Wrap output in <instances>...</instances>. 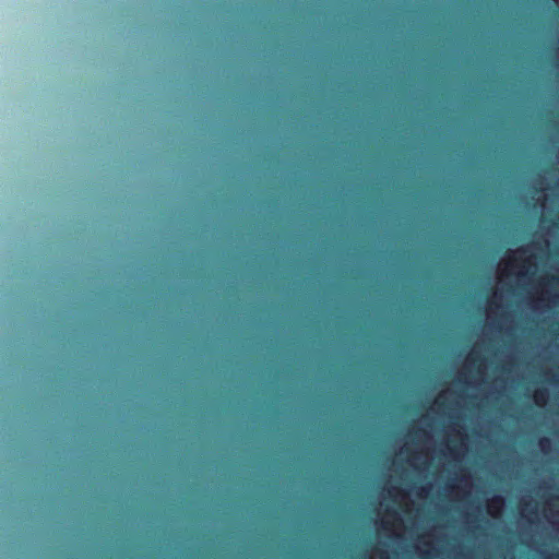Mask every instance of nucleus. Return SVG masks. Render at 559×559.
<instances>
[{
  "label": "nucleus",
  "mask_w": 559,
  "mask_h": 559,
  "mask_svg": "<svg viewBox=\"0 0 559 559\" xmlns=\"http://www.w3.org/2000/svg\"><path fill=\"white\" fill-rule=\"evenodd\" d=\"M534 401L537 405L543 406L547 401V393L542 390H537L534 394Z\"/></svg>",
  "instance_id": "12"
},
{
  "label": "nucleus",
  "mask_w": 559,
  "mask_h": 559,
  "mask_svg": "<svg viewBox=\"0 0 559 559\" xmlns=\"http://www.w3.org/2000/svg\"><path fill=\"white\" fill-rule=\"evenodd\" d=\"M467 449L466 438L462 435L456 424L449 427L444 436V444L440 449L444 457L449 456L453 461V467L456 468L457 462L465 454Z\"/></svg>",
  "instance_id": "6"
},
{
  "label": "nucleus",
  "mask_w": 559,
  "mask_h": 559,
  "mask_svg": "<svg viewBox=\"0 0 559 559\" xmlns=\"http://www.w3.org/2000/svg\"><path fill=\"white\" fill-rule=\"evenodd\" d=\"M171 511H173V502H171V499H169V502H168V513H169V518L171 516Z\"/></svg>",
  "instance_id": "18"
},
{
  "label": "nucleus",
  "mask_w": 559,
  "mask_h": 559,
  "mask_svg": "<svg viewBox=\"0 0 559 559\" xmlns=\"http://www.w3.org/2000/svg\"><path fill=\"white\" fill-rule=\"evenodd\" d=\"M503 382H504V381H503V380H501V379H496V380L493 381V383H492V386H493L495 389L502 388V386H503Z\"/></svg>",
  "instance_id": "14"
},
{
  "label": "nucleus",
  "mask_w": 559,
  "mask_h": 559,
  "mask_svg": "<svg viewBox=\"0 0 559 559\" xmlns=\"http://www.w3.org/2000/svg\"><path fill=\"white\" fill-rule=\"evenodd\" d=\"M431 440L432 436H430L426 430L418 429L412 431L404 447L401 448L394 459L393 466L395 472H397V468L403 462L408 464V468L403 472L406 473L407 477L409 475V468L413 471H420L424 468L429 460V445Z\"/></svg>",
  "instance_id": "4"
},
{
  "label": "nucleus",
  "mask_w": 559,
  "mask_h": 559,
  "mask_svg": "<svg viewBox=\"0 0 559 559\" xmlns=\"http://www.w3.org/2000/svg\"><path fill=\"white\" fill-rule=\"evenodd\" d=\"M537 248L527 247L514 251L498 267V284L487 308V325L508 330L510 313L504 309V299L520 295L522 286L531 283L536 271Z\"/></svg>",
  "instance_id": "1"
},
{
  "label": "nucleus",
  "mask_w": 559,
  "mask_h": 559,
  "mask_svg": "<svg viewBox=\"0 0 559 559\" xmlns=\"http://www.w3.org/2000/svg\"><path fill=\"white\" fill-rule=\"evenodd\" d=\"M440 453H441V456H442V457H439V461H442V459H444V460H447V464H449V465H450V464H452V463H453V461H452L449 456L444 457V456L442 455V452H441V451H440ZM442 464H443V465H445V462H442Z\"/></svg>",
  "instance_id": "15"
},
{
  "label": "nucleus",
  "mask_w": 559,
  "mask_h": 559,
  "mask_svg": "<svg viewBox=\"0 0 559 559\" xmlns=\"http://www.w3.org/2000/svg\"><path fill=\"white\" fill-rule=\"evenodd\" d=\"M171 535H173V534H171V528H170V530H169V533H168V540H169V555L171 554V545H170V543H171Z\"/></svg>",
  "instance_id": "17"
},
{
  "label": "nucleus",
  "mask_w": 559,
  "mask_h": 559,
  "mask_svg": "<svg viewBox=\"0 0 559 559\" xmlns=\"http://www.w3.org/2000/svg\"><path fill=\"white\" fill-rule=\"evenodd\" d=\"M504 506V500L501 497H493L487 503V511L492 516H498Z\"/></svg>",
  "instance_id": "11"
},
{
  "label": "nucleus",
  "mask_w": 559,
  "mask_h": 559,
  "mask_svg": "<svg viewBox=\"0 0 559 559\" xmlns=\"http://www.w3.org/2000/svg\"><path fill=\"white\" fill-rule=\"evenodd\" d=\"M550 559H559V555H557L556 558H550Z\"/></svg>",
  "instance_id": "20"
},
{
  "label": "nucleus",
  "mask_w": 559,
  "mask_h": 559,
  "mask_svg": "<svg viewBox=\"0 0 559 559\" xmlns=\"http://www.w3.org/2000/svg\"><path fill=\"white\" fill-rule=\"evenodd\" d=\"M521 514L526 518L528 522H534L535 519L538 518L537 503L533 500H526V498H523L521 501Z\"/></svg>",
  "instance_id": "10"
},
{
  "label": "nucleus",
  "mask_w": 559,
  "mask_h": 559,
  "mask_svg": "<svg viewBox=\"0 0 559 559\" xmlns=\"http://www.w3.org/2000/svg\"><path fill=\"white\" fill-rule=\"evenodd\" d=\"M485 368L480 346L476 345L460 372L457 383L435 400L431 413L448 412L449 416L453 417L451 413L453 409L448 404L455 403L460 407H467L469 404H480L474 402L479 394H487L486 399H489L491 392H489V384L485 382Z\"/></svg>",
  "instance_id": "3"
},
{
  "label": "nucleus",
  "mask_w": 559,
  "mask_h": 559,
  "mask_svg": "<svg viewBox=\"0 0 559 559\" xmlns=\"http://www.w3.org/2000/svg\"><path fill=\"white\" fill-rule=\"evenodd\" d=\"M429 419H430V415H426L424 418H421L420 425L421 426L427 425Z\"/></svg>",
  "instance_id": "16"
},
{
  "label": "nucleus",
  "mask_w": 559,
  "mask_h": 559,
  "mask_svg": "<svg viewBox=\"0 0 559 559\" xmlns=\"http://www.w3.org/2000/svg\"><path fill=\"white\" fill-rule=\"evenodd\" d=\"M543 513L552 526L559 528V497L548 500L544 507Z\"/></svg>",
  "instance_id": "9"
},
{
  "label": "nucleus",
  "mask_w": 559,
  "mask_h": 559,
  "mask_svg": "<svg viewBox=\"0 0 559 559\" xmlns=\"http://www.w3.org/2000/svg\"><path fill=\"white\" fill-rule=\"evenodd\" d=\"M415 548L420 555L439 554L443 549L442 533L435 531L432 534L419 536Z\"/></svg>",
  "instance_id": "8"
},
{
  "label": "nucleus",
  "mask_w": 559,
  "mask_h": 559,
  "mask_svg": "<svg viewBox=\"0 0 559 559\" xmlns=\"http://www.w3.org/2000/svg\"><path fill=\"white\" fill-rule=\"evenodd\" d=\"M447 471H448V469H447L445 467H443V469H442V472H441V476H440V478H442V477H443V474H444Z\"/></svg>",
  "instance_id": "19"
},
{
  "label": "nucleus",
  "mask_w": 559,
  "mask_h": 559,
  "mask_svg": "<svg viewBox=\"0 0 559 559\" xmlns=\"http://www.w3.org/2000/svg\"><path fill=\"white\" fill-rule=\"evenodd\" d=\"M471 487L469 474L460 468V475L454 473L453 477L447 476V485L440 496L449 500H461L472 495Z\"/></svg>",
  "instance_id": "7"
},
{
  "label": "nucleus",
  "mask_w": 559,
  "mask_h": 559,
  "mask_svg": "<svg viewBox=\"0 0 559 559\" xmlns=\"http://www.w3.org/2000/svg\"><path fill=\"white\" fill-rule=\"evenodd\" d=\"M526 294L536 310L550 307L559 298V277L551 276L550 278H542L532 290Z\"/></svg>",
  "instance_id": "5"
},
{
  "label": "nucleus",
  "mask_w": 559,
  "mask_h": 559,
  "mask_svg": "<svg viewBox=\"0 0 559 559\" xmlns=\"http://www.w3.org/2000/svg\"><path fill=\"white\" fill-rule=\"evenodd\" d=\"M539 447H540V449H542V451H543V452H545V453H546V452H548V450H549V448H550V441H549V439H546V438L542 439V440L539 441Z\"/></svg>",
  "instance_id": "13"
},
{
  "label": "nucleus",
  "mask_w": 559,
  "mask_h": 559,
  "mask_svg": "<svg viewBox=\"0 0 559 559\" xmlns=\"http://www.w3.org/2000/svg\"><path fill=\"white\" fill-rule=\"evenodd\" d=\"M424 498L427 496V488L420 487L405 491L394 485H390L385 496L380 501L381 527L379 531V546L373 550L370 559H389L386 550L381 546H389L385 540L401 546L408 537H413V526L416 515L411 509L415 502L413 496Z\"/></svg>",
  "instance_id": "2"
}]
</instances>
